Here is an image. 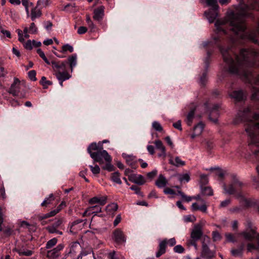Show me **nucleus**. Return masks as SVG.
Instances as JSON below:
<instances>
[{
  "label": "nucleus",
  "mask_w": 259,
  "mask_h": 259,
  "mask_svg": "<svg viewBox=\"0 0 259 259\" xmlns=\"http://www.w3.org/2000/svg\"><path fill=\"white\" fill-rule=\"evenodd\" d=\"M200 178V187L204 186L208 183V179L207 176L206 175H205V174L201 175Z\"/></svg>",
  "instance_id": "36"
},
{
  "label": "nucleus",
  "mask_w": 259,
  "mask_h": 259,
  "mask_svg": "<svg viewBox=\"0 0 259 259\" xmlns=\"http://www.w3.org/2000/svg\"><path fill=\"white\" fill-rule=\"evenodd\" d=\"M17 252L19 254L20 256L25 255V256H31L33 251L30 250H25L24 248H21L18 249Z\"/></svg>",
  "instance_id": "30"
},
{
  "label": "nucleus",
  "mask_w": 259,
  "mask_h": 259,
  "mask_svg": "<svg viewBox=\"0 0 259 259\" xmlns=\"http://www.w3.org/2000/svg\"><path fill=\"white\" fill-rule=\"evenodd\" d=\"M163 192L165 194H170V195H176V193L175 190L169 188H166L164 189Z\"/></svg>",
  "instance_id": "53"
},
{
  "label": "nucleus",
  "mask_w": 259,
  "mask_h": 259,
  "mask_svg": "<svg viewBox=\"0 0 259 259\" xmlns=\"http://www.w3.org/2000/svg\"><path fill=\"white\" fill-rule=\"evenodd\" d=\"M57 239L56 238H53L49 240L46 245V248L47 249H50L54 246L57 243Z\"/></svg>",
  "instance_id": "35"
},
{
  "label": "nucleus",
  "mask_w": 259,
  "mask_h": 259,
  "mask_svg": "<svg viewBox=\"0 0 259 259\" xmlns=\"http://www.w3.org/2000/svg\"><path fill=\"white\" fill-rule=\"evenodd\" d=\"M55 75L58 80H66L71 77V75L68 73L67 70L62 72H58Z\"/></svg>",
  "instance_id": "21"
},
{
  "label": "nucleus",
  "mask_w": 259,
  "mask_h": 259,
  "mask_svg": "<svg viewBox=\"0 0 259 259\" xmlns=\"http://www.w3.org/2000/svg\"><path fill=\"white\" fill-rule=\"evenodd\" d=\"M169 163L170 164L175 165L177 167H180L181 166H184L185 165V162L184 161H182L178 156L175 157V161L171 159H170L169 160Z\"/></svg>",
  "instance_id": "23"
},
{
  "label": "nucleus",
  "mask_w": 259,
  "mask_h": 259,
  "mask_svg": "<svg viewBox=\"0 0 259 259\" xmlns=\"http://www.w3.org/2000/svg\"><path fill=\"white\" fill-rule=\"evenodd\" d=\"M167 244V239H163L158 245V250L156 253V257H159L161 255L164 254L166 252V245Z\"/></svg>",
  "instance_id": "17"
},
{
  "label": "nucleus",
  "mask_w": 259,
  "mask_h": 259,
  "mask_svg": "<svg viewBox=\"0 0 259 259\" xmlns=\"http://www.w3.org/2000/svg\"><path fill=\"white\" fill-rule=\"evenodd\" d=\"M223 53L225 63L218 76V81L225 83L229 96L234 99L236 106L244 103L245 97L243 90L231 91L235 87V75L243 79L252 86L251 99L254 103V108L259 112V74H255V69H259V52L254 50L243 49L240 56L234 54V58ZM236 125L243 123L247 126L244 130H259V113L251 106L240 107L233 120Z\"/></svg>",
  "instance_id": "1"
},
{
  "label": "nucleus",
  "mask_w": 259,
  "mask_h": 259,
  "mask_svg": "<svg viewBox=\"0 0 259 259\" xmlns=\"http://www.w3.org/2000/svg\"><path fill=\"white\" fill-rule=\"evenodd\" d=\"M190 180L189 175L188 174H183L179 179L181 182L185 181L186 182H188Z\"/></svg>",
  "instance_id": "52"
},
{
  "label": "nucleus",
  "mask_w": 259,
  "mask_h": 259,
  "mask_svg": "<svg viewBox=\"0 0 259 259\" xmlns=\"http://www.w3.org/2000/svg\"><path fill=\"white\" fill-rule=\"evenodd\" d=\"M155 144L157 149L160 150L163 154H165V148L163 146V143L160 140L156 141L155 142Z\"/></svg>",
  "instance_id": "38"
},
{
  "label": "nucleus",
  "mask_w": 259,
  "mask_h": 259,
  "mask_svg": "<svg viewBox=\"0 0 259 259\" xmlns=\"http://www.w3.org/2000/svg\"><path fill=\"white\" fill-rule=\"evenodd\" d=\"M62 52L69 51L70 53L73 52V48L69 44L63 45L62 47Z\"/></svg>",
  "instance_id": "42"
},
{
  "label": "nucleus",
  "mask_w": 259,
  "mask_h": 259,
  "mask_svg": "<svg viewBox=\"0 0 259 259\" xmlns=\"http://www.w3.org/2000/svg\"><path fill=\"white\" fill-rule=\"evenodd\" d=\"M36 52L43 60H47V58L46 57L45 53L40 49H38Z\"/></svg>",
  "instance_id": "60"
},
{
  "label": "nucleus",
  "mask_w": 259,
  "mask_h": 259,
  "mask_svg": "<svg viewBox=\"0 0 259 259\" xmlns=\"http://www.w3.org/2000/svg\"><path fill=\"white\" fill-rule=\"evenodd\" d=\"M215 256V252L210 250L208 246L203 241L202 243L201 256L205 259H212Z\"/></svg>",
  "instance_id": "10"
},
{
  "label": "nucleus",
  "mask_w": 259,
  "mask_h": 259,
  "mask_svg": "<svg viewBox=\"0 0 259 259\" xmlns=\"http://www.w3.org/2000/svg\"><path fill=\"white\" fill-rule=\"evenodd\" d=\"M48 214L50 215V212L46 214H38L37 216V220L40 222L42 225H46L49 223V222L51 221V220H50L49 221L46 220V219L51 217L48 216Z\"/></svg>",
  "instance_id": "25"
},
{
  "label": "nucleus",
  "mask_w": 259,
  "mask_h": 259,
  "mask_svg": "<svg viewBox=\"0 0 259 259\" xmlns=\"http://www.w3.org/2000/svg\"><path fill=\"white\" fill-rule=\"evenodd\" d=\"M55 200V197L53 194H51L49 197L46 198L44 201L41 203V206L44 207H50V205L53 203Z\"/></svg>",
  "instance_id": "22"
},
{
  "label": "nucleus",
  "mask_w": 259,
  "mask_h": 259,
  "mask_svg": "<svg viewBox=\"0 0 259 259\" xmlns=\"http://www.w3.org/2000/svg\"><path fill=\"white\" fill-rule=\"evenodd\" d=\"M203 235L202 228L200 225H195L193 230L191 233V238L199 240Z\"/></svg>",
  "instance_id": "14"
},
{
  "label": "nucleus",
  "mask_w": 259,
  "mask_h": 259,
  "mask_svg": "<svg viewBox=\"0 0 259 259\" xmlns=\"http://www.w3.org/2000/svg\"><path fill=\"white\" fill-rule=\"evenodd\" d=\"M192 211L200 210L202 212L206 213L207 212V206L204 204L201 206H199L196 202L193 203L192 205Z\"/></svg>",
  "instance_id": "24"
},
{
  "label": "nucleus",
  "mask_w": 259,
  "mask_h": 259,
  "mask_svg": "<svg viewBox=\"0 0 259 259\" xmlns=\"http://www.w3.org/2000/svg\"><path fill=\"white\" fill-rule=\"evenodd\" d=\"M41 15V12L40 10L36 11L35 9H33L31 11V19L34 21L37 17H39Z\"/></svg>",
  "instance_id": "37"
},
{
  "label": "nucleus",
  "mask_w": 259,
  "mask_h": 259,
  "mask_svg": "<svg viewBox=\"0 0 259 259\" xmlns=\"http://www.w3.org/2000/svg\"><path fill=\"white\" fill-rule=\"evenodd\" d=\"M120 174L118 171L112 173L111 177V180L118 184H121L122 182L120 179Z\"/></svg>",
  "instance_id": "28"
},
{
  "label": "nucleus",
  "mask_w": 259,
  "mask_h": 259,
  "mask_svg": "<svg viewBox=\"0 0 259 259\" xmlns=\"http://www.w3.org/2000/svg\"><path fill=\"white\" fill-rule=\"evenodd\" d=\"M69 64L71 72L73 68L77 64V55L73 54L69 56L67 60L61 61L57 59L51 61V65L55 72V74L58 72H62L67 70V65Z\"/></svg>",
  "instance_id": "4"
},
{
  "label": "nucleus",
  "mask_w": 259,
  "mask_h": 259,
  "mask_svg": "<svg viewBox=\"0 0 259 259\" xmlns=\"http://www.w3.org/2000/svg\"><path fill=\"white\" fill-rule=\"evenodd\" d=\"M168 183V182L165 177L160 174L157 180L155 182V185L159 188H162L165 187Z\"/></svg>",
  "instance_id": "20"
},
{
  "label": "nucleus",
  "mask_w": 259,
  "mask_h": 259,
  "mask_svg": "<svg viewBox=\"0 0 259 259\" xmlns=\"http://www.w3.org/2000/svg\"><path fill=\"white\" fill-rule=\"evenodd\" d=\"M204 113L208 115L209 119L216 123L220 116V110L222 109L219 104H212L206 101L203 104Z\"/></svg>",
  "instance_id": "7"
},
{
  "label": "nucleus",
  "mask_w": 259,
  "mask_h": 259,
  "mask_svg": "<svg viewBox=\"0 0 259 259\" xmlns=\"http://www.w3.org/2000/svg\"><path fill=\"white\" fill-rule=\"evenodd\" d=\"M4 222V218L2 208L0 207V231H4V233L5 235L7 236H9L12 234V230L10 228H6V229L3 230V229L2 227V224Z\"/></svg>",
  "instance_id": "19"
},
{
  "label": "nucleus",
  "mask_w": 259,
  "mask_h": 259,
  "mask_svg": "<svg viewBox=\"0 0 259 259\" xmlns=\"http://www.w3.org/2000/svg\"><path fill=\"white\" fill-rule=\"evenodd\" d=\"M6 197L5 190L4 186L2 187L0 189V198L4 200Z\"/></svg>",
  "instance_id": "61"
},
{
  "label": "nucleus",
  "mask_w": 259,
  "mask_h": 259,
  "mask_svg": "<svg viewBox=\"0 0 259 259\" xmlns=\"http://www.w3.org/2000/svg\"><path fill=\"white\" fill-rule=\"evenodd\" d=\"M213 241H219L222 239L221 234L218 231H213L212 233Z\"/></svg>",
  "instance_id": "44"
},
{
  "label": "nucleus",
  "mask_w": 259,
  "mask_h": 259,
  "mask_svg": "<svg viewBox=\"0 0 259 259\" xmlns=\"http://www.w3.org/2000/svg\"><path fill=\"white\" fill-rule=\"evenodd\" d=\"M184 247L181 245H177L175 246L174 248V251L175 252L179 253H182L184 252Z\"/></svg>",
  "instance_id": "48"
},
{
  "label": "nucleus",
  "mask_w": 259,
  "mask_h": 259,
  "mask_svg": "<svg viewBox=\"0 0 259 259\" xmlns=\"http://www.w3.org/2000/svg\"><path fill=\"white\" fill-rule=\"evenodd\" d=\"M247 137L248 147L249 155L254 156L256 160L259 159V131H244Z\"/></svg>",
  "instance_id": "2"
},
{
  "label": "nucleus",
  "mask_w": 259,
  "mask_h": 259,
  "mask_svg": "<svg viewBox=\"0 0 259 259\" xmlns=\"http://www.w3.org/2000/svg\"><path fill=\"white\" fill-rule=\"evenodd\" d=\"M89 210L91 211L92 214H94L93 218L97 215V213H99L101 212V208L99 205H95L89 207Z\"/></svg>",
  "instance_id": "31"
},
{
  "label": "nucleus",
  "mask_w": 259,
  "mask_h": 259,
  "mask_svg": "<svg viewBox=\"0 0 259 259\" xmlns=\"http://www.w3.org/2000/svg\"><path fill=\"white\" fill-rule=\"evenodd\" d=\"M40 84H41L44 89H47L48 85L52 84V82L50 80H47L45 76H42L39 81Z\"/></svg>",
  "instance_id": "34"
},
{
  "label": "nucleus",
  "mask_w": 259,
  "mask_h": 259,
  "mask_svg": "<svg viewBox=\"0 0 259 259\" xmlns=\"http://www.w3.org/2000/svg\"><path fill=\"white\" fill-rule=\"evenodd\" d=\"M109 259H121L122 257L120 254L114 251L110 252L108 255Z\"/></svg>",
  "instance_id": "39"
},
{
  "label": "nucleus",
  "mask_w": 259,
  "mask_h": 259,
  "mask_svg": "<svg viewBox=\"0 0 259 259\" xmlns=\"http://www.w3.org/2000/svg\"><path fill=\"white\" fill-rule=\"evenodd\" d=\"M104 9L105 8L103 6H101L96 9L94 10L93 18L98 21L101 20L104 15Z\"/></svg>",
  "instance_id": "18"
},
{
  "label": "nucleus",
  "mask_w": 259,
  "mask_h": 259,
  "mask_svg": "<svg viewBox=\"0 0 259 259\" xmlns=\"http://www.w3.org/2000/svg\"><path fill=\"white\" fill-rule=\"evenodd\" d=\"M241 249H233L231 251V253L234 256H239L241 255L242 254V252L240 251Z\"/></svg>",
  "instance_id": "59"
},
{
  "label": "nucleus",
  "mask_w": 259,
  "mask_h": 259,
  "mask_svg": "<svg viewBox=\"0 0 259 259\" xmlns=\"http://www.w3.org/2000/svg\"><path fill=\"white\" fill-rule=\"evenodd\" d=\"M245 226V230L239 233V235L243 237L245 240L252 242L255 238L256 228L249 219L246 220Z\"/></svg>",
  "instance_id": "8"
},
{
  "label": "nucleus",
  "mask_w": 259,
  "mask_h": 259,
  "mask_svg": "<svg viewBox=\"0 0 259 259\" xmlns=\"http://www.w3.org/2000/svg\"><path fill=\"white\" fill-rule=\"evenodd\" d=\"M157 171L156 170H152V171L151 172H149L147 174V177L149 179H152L155 176H156V175H157Z\"/></svg>",
  "instance_id": "62"
},
{
  "label": "nucleus",
  "mask_w": 259,
  "mask_h": 259,
  "mask_svg": "<svg viewBox=\"0 0 259 259\" xmlns=\"http://www.w3.org/2000/svg\"><path fill=\"white\" fill-rule=\"evenodd\" d=\"M201 190L202 194L204 195L211 196L213 194L212 190L209 187H201Z\"/></svg>",
  "instance_id": "29"
},
{
  "label": "nucleus",
  "mask_w": 259,
  "mask_h": 259,
  "mask_svg": "<svg viewBox=\"0 0 259 259\" xmlns=\"http://www.w3.org/2000/svg\"><path fill=\"white\" fill-rule=\"evenodd\" d=\"M197 241H198V240L191 238L188 240L187 243V245L188 246H194L195 248L196 249H197V244L196 243Z\"/></svg>",
  "instance_id": "47"
},
{
  "label": "nucleus",
  "mask_w": 259,
  "mask_h": 259,
  "mask_svg": "<svg viewBox=\"0 0 259 259\" xmlns=\"http://www.w3.org/2000/svg\"><path fill=\"white\" fill-rule=\"evenodd\" d=\"M231 177V180L229 184H223L224 193L229 195L241 196L244 184L240 181L237 175L232 174Z\"/></svg>",
  "instance_id": "3"
},
{
  "label": "nucleus",
  "mask_w": 259,
  "mask_h": 259,
  "mask_svg": "<svg viewBox=\"0 0 259 259\" xmlns=\"http://www.w3.org/2000/svg\"><path fill=\"white\" fill-rule=\"evenodd\" d=\"M227 240L231 242L235 243L237 242V240L235 236L231 233H226L225 234Z\"/></svg>",
  "instance_id": "40"
},
{
  "label": "nucleus",
  "mask_w": 259,
  "mask_h": 259,
  "mask_svg": "<svg viewBox=\"0 0 259 259\" xmlns=\"http://www.w3.org/2000/svg\"><path fill=\"white\" fill-rule=\"evenodd\" d=\"M89 254V252L85 250H82L78 255H76L75 259H82L83 256H86Z\"/></svg>",
  "instance_id": "54"
},
{
  "label": "nucleus",
  "mask_w": 259,
  "mask_h": 259,
  "mask_svg": "<svg viewBox=\"0 0 259 259\" xmlns=\"http://www.w3.org/2000/svg\"><path fill=\"white\" fill-rule=\"evenodd\" d=\"M63 219H59L56 220L54 223H53L51 225H49L46 227V230L48 231L49 233L53 234L56 231V230L63 228Z\"/></svg>",
  "instance_id": "12"
},
{
  "label": "nucleus",
  "mask_w": 259,
  "mask_h": 259,
  "mask_svg": "<svg viewBox=\"0 0 259 259\" xmlns=\"http://www.w3.org/2000/svg\"><path fill=\"white\" fill-rule=\"evenodd\" d=\"M20 83V80L15 77L13 83L8 90V92L10 94H12L14 97L17 98V99H13L10 100L11 105L13 107L22 105L23 102L20 99L25 98V94L20 92L19 90Z\"/></svg>",
  "instance_id": "5"
},
{
  "label": "nucleus",
  "mask_w": 259,
  "mask_h": 259,
  "mask_svg": "<svg viewBox=\"0 0 259 259\" xmlns=\"http://www.w3.org/2000/svg\"><path fill=\"white\" fill-rule=\"evenodd\" d=\"M130 189L133 191H135V193L142 197L143 196V193L140 191V188L136 185H132Z\"/></svg>",
  "instance_id": "41"
},
{
  "label": "nucleus",
  "mask_w": 259,
  "mask_h": 259,
  "mask_svg": "<svg viewBox=\"0 0 259 259\" xmlns=\"http://www.w3.org/2000/svg\"><path fill=\"white\" fill-rule=\"evenodd\" d=\"M81 246L78 242H75L71 246L69 249V251L65 255L64 259H75L76 256V249H80Z\"/></svg>",
  "instance_id": "13"
},
{
  "label": "nucleus",
  "mask_w": 259,
  "mask_h": 259,
  "mask_svg": "<svg viewBox=\"0 0 259 259\" xmlns=\"http://www.w3.org/2000/svg\"><path fill=\"white\" fill-rule=\"evenodd\" d=\"M256 249V246L252 243H248L247 245V249L248 251H252Z\"/></svg>",
  "instance_id": "58"
},
{
  "label": "nucleus",
  "mask_w": 259,
  "mask_h": 259,
  "mask_svg": "<svg viewBox=\"0 0 259 259\" xmlns=\"http://www.w3.org/2000/svg\"><path fill=\"white\" fill-rule=\"evenodd\" d=\"M102 145H97L96 143H92L88 148V152L95 162H98L100 164L104 163L103 156H108V152L102 149Z\"/></svg>",
  "instance_id": "6"
},
{
  "label": "nucleus",
  "mask_w": 259,
  "mask_h": 259,
  "mask_svg": "<svg viewBox=\"0 0 259 259\" xmlns=\"http://www.w3.org/2000/svg\"><path fill=\"white\" fill-rule=\"evenodd\" d=\"M208 6L211 8L208 11L204 12L205 16L208 19L210 23L214 22L218 16L217 11L219 9L217 0H205Z\"/></svg>",
  "instance_id": "9"
},
{
  "label": "nucleus",
  "mask_w": 259,
  "mask_h": 259,
  "mask_svg": "<svg viewBox=\"0 0 259 259\" xmlns=\"http://www.w3.org/2000/svg\"><path fill=\"white\" fill-rule=\"evenodd\" d=\"M214 144L211 141H206L205 143V148L209 154H211L213 149Z\"/></svg>",
  "instance_id": "33"
},
{
  "label": "nucleus",
  "mask_w": 259,
  "mask_h": 259,
  "mask_svg": "<svg viewBox=\"0 0 259 259\" xmlns=\"http://www.w3.org/2000/svg\"><path fill=\"white\" fill-rule=\"evenodd\" d=\"M91 170L94 175H97L100 172V168L98 165H96L95 166L90 165Z\"/></svg>",
  "instance_id": "46"
},
{
  "label": "nucleus",
  "mask_w": 259,
  "mask_h": 259,
  "mask_svg": "<svg viewBox=\"0 0 259 259\" xmlns=\"http://www.w3.org/2000/svg\"><path fill=\"white\" fill-rule=\"evenodd\" d=\"M231 203V199H226L224 201H223L221 202L220 204V207H226L227 206H228Z\"/></svg>",
  "instance_id": "55"
},
{
  "label": "nucleus",
  "mask_w": 259,
  "mask_h": 259,
  "mask_svg": "<svg viewBox=\"0 0 259 259\" xmlns=\"http://www.w3.org/2000/svg\"><path fill=\"white\" fill-rule=\"evenodd\" d=\"M212 96L213 97L218 98H220L221 96V93L220 91L217 89L213 90L212 92Z\"/></svg>",
  "instance_id": "64"
},
{
  "label": "nucleus",
  "mask_w": 259,
  "mask_h": 259,
  "mask_svg": "<svg viewBox=\"0 0 259 259\" xmlns=\"http://www.w3.org/2000/svg\"><path fill=\"white\" fill-rule=\"evenodd\" d=\"M103 159L106 161V163L102 167L103 169L107 170L108 171H112L115 170V167L111 163L112 159L109 154L108 156H103ZM103 160L104 161V160Z\"/></svg>",
  "instance_id": "16"
},
{
  "label": "nucleus",
  "mask_w": 259,
  "mask_h": 259,
  "mask_svg": "<svg viewBox=\"0 0 259 259\" xmlns=\"http://www.w3.org/2000/svg\"><path fill=\"white\" fill-rule=\"evenodd\" d=\"M88 31V29L85 26H80L77 30V33L79 34H83L86 33Z\"/></svg>",
  "instance_id": "57"
},
{
  "label": "nucleus",
  "mask_w": 259,
  "mask_h": 259,
  "mask_svg": "<svg viewBox=\"0 0 259 259\" xmlns=\"http://www.w3.org/2000/svg\"><path fill=\"white\" fill-rule=\"evenodd\" d=\"M196 107L197 106L196 104L192 103L187 107V109H186L189 111L185 118V121L188 126L192 125Z\"/></svg>",
  "instance_id": "11"
},
{
  "label": "nucleus",
  "mask_w": 259,
  "mask_h": 259,
  "mask_svg": "<svg viewBox=\"0 0 259 259\" xmlns=\"http://www.w3.org/2000/svg\"><path fill=\"white\" fill-rule=\"evenodd\" d=\"M205 124L202 121H200L195 124L192 130H204Z\"/></svg>",
  "instance_id": "50"
},
{
  "label": "nucleus",
  "mask_w": 259,
  "mask_h": 259,
  "mask_svg": "<svg viewBox=\"0 0 259 259\" xmlns=\"http://www.w3.org/2000/svg\"><path fill=\"white\" fill-rule=\"evenodd\" d=\"M136 180V181L135 182V184L140 185H143L145 182L143 176L141 175H137V178Z\"/></svg>",
  "instance_id": "43"
},
{
  "label": "nucleus",
  "mask_w": 259,
  "mask_h": 259,
  "mask_svg": "<svg viewBox=\"0 0 259 259\" xmlns=\"http://www.w3.org/2000/svg\"><path fill=\"white\" fill-rule=\"evenodd\" d=\"M113 234L114 239L117 243H121L125 241L124 235L120 229H116Z\"/></svg>",
  "instance_id": "15"
},
{
  "label": "nucleus",
  "mask_w": 259,
  "mask_h": 259,
  "mask_svg": "<svg viewBox=\"0 0 259 259\" xmlns=\"http://www.w3.org/2000/svg\"><path fill=\"white\" fill-rule=\"evenodd\" d=\"M122 155L125 159L126 162L128 165L130 164V163H132L136 159V157L133 155H129L125 153H123Z\"/></svg>",
  "instance_id": "32"
},
{
  "label": "nucleus",
  "mask_w": 259,
  "mask_h": 259,
  "mask_svg": "<svg viewBox=\"0 0 259 259\" xmlns=\"http://www.w3.org/2000/svg\"><path fill=\"white\" fill-rule=\"evenodd\" d=\"M152 128L153 130H163L160 124L157 121H154L152 123Z\"/></svg>",
  "instance_id": "56"
},
{
  "label": "nucleus",
  "mask_w": 259,
  "mask_h": 259,
  "mask_svg": "<svg viewBox=\"0 0 259 259\" xmlns=\"http://www.w3.org/2000/svg\"><path fill=\"white\" fill-rule=\"evenodd\" d=\"M66 206V203L64 201H62L57 208L54 210H53L50 212V214H48L49 217H54L57 213H58L63 208Z\"/></svg>",
  "instance_id": "26"
},
{
  "label": "nucleus",
  "mask_w": 259,
  "mask_h": 259,
  "mask_svg": "<svg viewBox=\"0 0 259 259\" xmlns=\"http://www.w3.org/2000/svg\"><path fill=\"white\" fill-rule=\"evenodd\" d=\"M244 204L246 207H250L255 205V202L250 199H245L244 200Z\"/></svg>",
  "instance_id": "51"
},
{
  "label": "nucleus",
  "mask_w": 259,
  "mask_h": 259,
  "mask_svg": "<svg viewBox=\"0 0 259 259\" xmlns=\"http://www.w3.org/2000/svg\"><path fill=\"white\" fill-rule=\"evenodd\" d=\"M60 254V252H58L54 248V249L49 250L47 252V257L52 259L57 258Z\"/></svg>",
  "instance_id": "27"
},
{
  "label": "nucleus",
  "mask_w": 259,
  "mask_h": 259,
  "mask_svg": "<svg viewBox=\"0 0 259 259\" xmlns=\"http://www.w3.org/2000/svg\"><path fill=\"white\" fill-rule=\"evenodd\" d=\"M29 78L32 81H36V72L35 70H32L28 72V73Z\"/></svg>",
  "instance_id": "45"
},
{
  "label": "nucleus",
  "mask_w": 259,
  "mask_h": 259,
  "mask_svg": "<svg viewBox=\"0 0 259 259\" xmlns=\"http://www.w3.org/2000/svg\"><path fill=\"white\" fill-rule=\"evenodd\" d=\"M37 31V28L36 27L34 23L32 22L30 24V26L29 29V32L31 34L36 33Z\"/></svg>",
  "instance_id": "49"
},
{
  "label": "nucleus",
  "mask_w": 259,
  "mask_h": 259,
  "mask_svg": "<svg viewBox=\"0 0 259 259\" xmlns=\"http://www.w3.org/2000/svg\"><path fill=\"white\" fill-rule=\"evenodd\" d=\"M98 202H99V198L97 197H93L89 200V203L91 205L98 203Z\"/></svg>",
  "instance_id": "63"
}]
</instances>
